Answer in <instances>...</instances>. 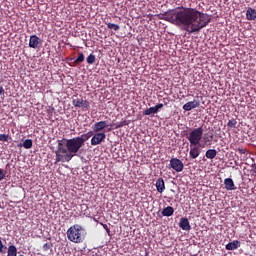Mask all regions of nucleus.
<instances>
[{
  "mask_svg": "<svg viewBox=\"0 0 256 256\" xmlns=\"http://www.w3.org/2000/svg\"><path fill=\"white\" fill-rule=\"evenodd\" d=\"M72 105L78 107L79 109H89V101L84 100L83 98H74L72 100Z\"/></svg>",
  "mask_w": 256,
  "mask_h": 256,
  "instance_id": "nucleus-7",
  "label": "nucleus"
},
{
  "mask_svg": "<svg viewBox=\"0 0 256 256\" xmlns=\"http://www.w3.org/2000/svg\"><path fill=\"white\" fill-rule=\"evenodd\" d=\"M241 247V241L234 240L226 245V251H235V249H239Z\"/></svg>",
  "mask_w": 256,
  "mask_h": 256,
  "instance_id": "nucleus-16",
  "label": "nucleus"
},
{
  "mask_svg": "<svg viewBox=\"0 0 256 256\" xmlns=\"http://www.w3.org/2000/svg\"><path fill=\"white\" fill-rule=\"evenodd\" d=\"M58 147L55 151L56 162L55 163H69L73 157H76L77 153L81 151L82 144L76 138H63L62 140H58Z\"/></svg>",
  "mask_w": 256,
  "mask_h": 256,
  "instance_id": "nucleus-2",
  "label": "nucleus"
},
{
  "mask_svg": "<svg viewBox=\"0 0 256 256\" xmlns=\"http://www.w3.org/2000/svg\"><path fill=\"white\" fill-rule=\"evenodd\" d=\"M205 155L207 159H215V157H217V150L208 149Z\"/></svg>",
  "mask_w": 256,
  "mask_h": 256,
  "instance_id": "nucleus-21",
  "label": "nucleus"
},
{
  "mask_svg": "<svg viewBox=\"0 0 256 256\" xmlns=\"http://www.w3.org/2000/svg\"><path fill=\"white\" fill-rule=\"evenodd\" d=\"M107 135L103 132H96V134L91 138V145H101L105 141Z\"/></svg>",
  "mask_w": 256,
  "mask_h": 256,
  "instance_id": "nucleus-9",
  "label": "nucleus"
},
{
  "mask_svg": "<svg viewBox=\"0 0 256 256\" xmlns=\"http://www.w3.org/2000/svg\"><path fill=\"white\" fill-rule=\"evenodd\" d=\"M125 125H128L127 120H124V121L119 122V123H115V124L112 125V127H114V129H121V127H125Z\"/></svg>",
  "mask_w": 256,
  "mask_h": 256,
  "instance_id": "nucleus-27",
  "label": "nucleus"
},
{
  "mask_svg": "<svg viewBox=\"0 0 256 256\" xmlns=\"http://www.w3.org/2000/svg\"><path fill=\"white\" fill-rule=\"evenodd\" d=\"M173 213H175V209H173L171 206H167L162 210L163 217H171Z\"/></svg>",
  "mask_w": 256,
  "mask_h": 256,
  "instance_id": "nucleus-20",
  "label": "nucleus"
},
{
  "mask_svg": "<svg viewBox=\"0 0 256 256\" xmlns=\"http://www.w3.org/2000/svg\"><path fill=\"white\" fill-rule=\"evenodd\" d=\"M252 167H254V173H256V166H255V164Z\"/></svg>",
  "mask_w": 256,
  "mask_h": 256,
  "instance_id": "nucleus-36",
  "label": "nucleus"
},
{
  "mask_svg": "<svg viewBox=\"0 0 256 256\" xmlns=\"http://www.w3.org/2000/svg\"><path fill=\"white\" fill-rule=\"evenodd\" d=\"M18 147H24V149H31V147H33V140L26 139L23 144H19Z\"/></svg>",
  "mask_w": 256,
  "mask_h": 256,
  "instance_id": "nucleus-22",
  "label": "nucleus"
},
{
  "mask_svg": "<svg viewBox=\"0 0 256 256\" xmlns=\"http://www.w3.org/2000/svg\"><path fill=\"white\" fill-rule=\"evenodd\" d=\"M224 185L227 191H235L236 189L235 182H233V179L231 178L224 179Z\"/></svg>",
  "mask_w": 256,
  "mask_h": 256,
  "instance_id": "nucleus-17",
  "label": "nucleus"
},
{
  "mask_svg": "<svg viewBox=\"0 0 256 256\" xmlns=\"http://www.w3.org/2000/svg\"><path fill=\"white\" fill-rule=\"evenodd\" d=\"M0 95H5V89L0 85Z\"/></svg>",
  "mask_w": 256,
  "mask_h": 256,
  "instance_id": "nucleus-35",
  "label": "nucleus"
},
{
  "mask_svg": "<svg viewBox=\"0 0 256 256\" xmlns=\"http://www.w3.org/2000/svg\"><path fill=\"white\" fill-rule=\"evenodd\" d=\"M179 227L183 231H191V224L189 223V219L183 217L180 219Z\"/></svg>",
  "mask_w": 256,
  "mask_h": 256,
  "instance_id": "nucleus-14",
  "label": "nucleus"
},
{
  "mask_svg": "<svg viewBox=\"0 0 256 256\" xmlns=\"http://www.w3.org/2000/svg\"><path fill=\"white\" fill-rule=\"evenodd\" d=\"M246 19L248 21H255L256 20V10L253 8H248L246 11Z\"/></svg>",
  "mask_w": 256,
  "mask_h": 256,
  "instance_id": "nucleus-18",
  "label": "nucleus"
},
{
  "mask_svg": "<svg viewBox=\"0 0 256 256\" xmlns=\"http://www.w3.org/2000/svg\"><path fill=\"white\" fill-rule=\"evenodd\" d=\"M0 141H4V142L9 141V135H7V134H0Z\"/></svg>",
  "mask_w": 256,
  "mask_h": 256,
  "instance_id": "nucleus-30",
  "label": "nucleus"
},
{
  "mask_svg": "<svg viewBox=\"0 0 256 256\" xmlns=\"http://www.w3.org/2000/svg\"><path fill=\"white\" fill-rule=\"evenodd\" d=\"M7 256H17V247L15 245L8 247Z\"/></svg>",
  "mask_w": 256,
  "mask_h": 256,
  "instance_id": "nucleus-24",
  "label": "nucleus"
},
{
  "mask_svg": "<svg viewBox=\"0 0 256 256\" xmlns=\"http://www.w3.org/2000/svg\"><path fill=\"white\" fill-rule=\"evenodd\" d=\"M166 21L192 34L199 33L202 29H205L211 22V16L197 10V8L181 6L166 12Z\"/></svg>",
  "mask_w": 256,
  "mask_h": 256,
  "instance_id": "nucleus-1",
  "label": "nucleus"
},
{
  "mask_svg": "<svg viewBox=\"0 0 256 256\" xmlns=\"http://www.w3.org/2000/svg\"><path fill=\"white\" fill-rule=\"evenodd\" d=\"M237 151H238V153H240L241 155H245V153H247V149H243V148H238Z\"/></svg>",
  "mask_w": 256,
  "mask_h": 256,
  "instance_id": "nucleus-33",
  "label": "nucleus"
},
{
  "mask_svg": "<svg viewBox=\"0 0 256 256\" xmlns=\"http://www.w3.org/2000/svg\"><path fill=\"white\" fill-rule=\"evenodd\" d=\"M170 167H171V169L176 171V173H181V171H183V169H185V165L183 164V161H181L178 158H171Z\"/></svg>",
  "mask_w": 256,
  "mask_h": 256,
  "instance_id": "nucleus-5",
  "label": "nucleus"
},
{
  "mask_svg": "<svg viewBox=\"0 0 256 256\" xmlns=\"http://www.w3.org/2000/svg\"><path fill=\"white\" fill-rule=\"evenodd\" d=\"M43 251H48L49 249H51V244L49 243H45L42 247Z\"/></svg>",
  "mask_w": 256,
  "mask_h": 256,
  "instance_id": "nucleus-32",
  "label": "nucleus"
},
{
  "mask_svg": "<svg viewBox=\"0 0 256 256\" xmlns=\"http://www.w3.org/2000/svg\"><path fill=\"white\" fill-rule=\"evenodd\" d=\"M190 145H201V140L203 139V128L198 127L192 129L186 136Z\"/></svg>",
  "mask_w": 256,
  "mask_h": 256,
  "instance_id": "nucleus-4",
  "label": "nucleus"
},
{
  "mask_svg": "<svg viewBox=\"0 0 256 256\" xmlns=\"http://www.w3.org/2000/svg\"><path fill=\"white\" fill-rule=\"evenodd\" d=\"M19 256H24L23 254H20Z\"/></svg>",
  "mask_w": 256,
  "mask_h": 256,
  "instance_id": "nucleus-37",
  "label": "nucleus"
},
{
  "mask_svg": "<svg viewBox=\"0 0 256 256\" xmlns=\"http://www.w3.org/2000/svg\"><path fill=\"white\" fill-rule=\"evenodd\" d=\"M69 63L68 65L70 67H77L78 65H81L85 61V54L83 52L78 53L77 58H70L68 59Z\"/></svg>",
  "mask_w": 256,
  "mask_h": 256,
  "instance_id": "nucleus-8",
  "label": "nucleus"
},
{
  "mask_svg": "<svg viewBox=\"0 0 256 256\" xmlns=\"http://www.w3.org/2000/svg\"><path fill=\"white\" fill-rule=\"evenodd\" d=\"M106 127H109L106 121H99L92 126V129L94 133H99L100 131H103V129H106Z\"/></svg>",
  "mask_w": 256,
  "mask_h": 256,
  "instance_id": "nucleus-13",
  "label": "nucleus"
},
{
  "mask_svg": "<svg viewBox=\"0 0 256 256\" xmlns=\"http://www.w3.org/2000/svg\"><path fill=\"white\" fill-rule=\"evenodd\" d=\"M227 127L228 129H235V127H237V119L235 118L230 119L227 123Z\"/></svg>",
  "mask_w": 256,
  "mask_h": 256,
  "instance_id": "nucleus-25",
  "label": "nucleus"
},
{
  "mask_svg": "<svg viewBox=\"0 0 256 256\" xmlns=\"http://www.w3.org/2000/svg\"><path fill=\"white\" fill-rule=\"evenodd\" d=\"M88 65H93V63H95L96 61V57L94 54H90L87 59H86Z\"/></svg>",
  "mask_w": 256,
  "mask_h": 256,
  "instance_id": "nucleus-28",
  "label": "nucleus"
},
{
  "mask_svg": "<svg viewBox=\"0 0 256 256\" xmlns=\"http://www.w3.org/2000/svg\"><path fill=\"white\" fill-rule=\"evenodd\" d=\"M161 109H163V103H158L153 107H150L146 110L143 111V115L147 116V115H155L157 114L158 111H161Z\"/></svg>",
  "mask_w": 256,
  "mask_h": 256,
  "instance_id": "nucleus-11",
  "label": "nucleus"
},
{
  "mask_svg": "<svg viewBox=\"0 0 256 256\" xmlns=\"http://www.w3.org/2000/svg\"><path fill=\"white\" fill-rule=\"evenodd\" d=\"M103 229H105L106 233H108V235L111 234V229H109V226H107V224H102Z\"/></svg>",
  "mask_w": 256,
  "mask_h": 256,
  "instance_id": "nucleus-31",
  "label": "nucleus"
},
{
  "mask_svg": "<svg viewBox=\"0 0 256 256\" xmlns=\"http://www.w3.org/2000/svg\"><path fill=\"white\" fill-rule=\"evenodd\" d=\"M203 140H204V144H202V145H204V147H205V145L206 146L213 145V134H211L209 136H204Z\"/></svg>",
  "mask_w": 256,
  "mask_h": 256,
  "instance_id": "nucleus-23",
  "label": "nucleus"
},
{
  "mask_svg": "<svg viewBox=\"0 0 256 256\" xmlns=\"http://www.w3.org/2000/svg\"><path fill=\"white\" fill-rule=\"evenodd\" d=\"M200 105L201 102L199 100H193L184 104L182 109L185 111H192V109H197V107H200Z\"/></svg>",
  "mask_w": 256,
  "mask_h": 256,
  "instance_id": "nucleus-12",
  "label": "nucleus"
},
{
  "mask_svg": "<svg viewBox=\"0 0 256 256\" xmlns=\"http://www.w3.org/2000/svg\"><path fill=\"white\" fill-rule=\"evenodd\" d=\"M105 25H107L108 29H113L114 31H119V29H121L118 24H113L111 22H105Z\"/></svg>",
  "mask_w": 256,
  "mask_h": 256,
  "instance_id": "nucleus-26",
  "label": "nucleus"
},
{
  "mask_svg": "<svg viewBox=\"0 0 256 256\" xmlns=\"http://www.w3.org/2000/svg\"><path fill=\"white\" fill-rule=\"evenodd\" d=\"M3 179H5V172L0 168V181H3Z\"/></svg>",
  "mask_w": 256,
  "mask_h": 256,
  "instance_id": "nucleus-34",
  "label": "nucleus"
},
{
  "mask_svg": "<svg viewBox=\"0 0 256 256\" xmlns=\"http://www.w3.org/2000/svg\"><path fill=\"white\" fill-rule=\"evenodd\" d=\"M0 253H7V246L3 244V240H1V237H0Z\"/></svg>",
  "mask_w": 256,
  "mask_h": 256,
  "instance_id": "nucleus-29",
  "label": "nucleus"
},
{
  "mask_svg": "<svg viewBox=\"0 0 256 256\" xmlns=\"http://www.w3.org/2000/svg\"><path fill=\"white\" fill-rule=\"evenodd\" d=\"M41 45H43L41 38H39L37 35L30 36L29 47L31 49H39Z\"/></svg>",
  "mask_w": 256,
  "mask_h": 256,
  "instance_id": "nucleus-10",
  "label": "nucleus"
},
{
  "mask_svg": "<svg viewBox=\"0 0 256 256\" xmlns=\"http://www.w3.org/2000/svg\"><path fill=\"white\" fill-rule=\"evenodd\" d=\"M68 241L71 243H83L85 241V237H87V232L85 228L79 224L72 225L66 232Z\"/></svg>",
  "mask_w": 256,
  "mask_h": 256,
  "instance_id": "nucleus-3",
  "label": "nucleus"
},
{
  "mask_svg": "<svg viewBox=\"0 0 256 256\" xmlns=\"http://www.w3.org/2000/svg\"><path fill=\"white\" fill-rule=\"evenodd\" d=\"M205 145L197 144V145H191L190 144V159H197L201 155V148H204Z\"/></svg>",
  "mask_w": 256,
  "mask_h": 256,
  "instance_id": "nucleus-6",
  "label": "nucleus"
},
{
  "mask_svg": "<svg viewBox=\"0 0 256 256\" xmlns=\"http://www.w3.org/2000/svg\"><path fill=\"white\" fill-rule=\"evenodd\" d=\"M155 185L158 193L165 191V180L163 178H158Z\"/></svg>",
  "mask_w": 256,
  "mask_h": 256,
  "instance_id": "nucleus-19",
  "label": "nucleus"
},
{
  "mask_svg": "<svg viewBox=\"0 0 256 256\" xmlns=\"http://www.w3.org/2000/svg\"><path fill=\"white\" fill-rule=\"evenodd\" d=\"M93 135L92 131H89L88 133L82 134L81 136L76 137L78 142L82 144V147H85V142L89 141L91 139V136Z\"/></svg>",
  "mask_w": 256,
  "mask_h": 256,
  "instance_id": "nucleus-15",
  "label": "nucleus"
}]
</instances>
